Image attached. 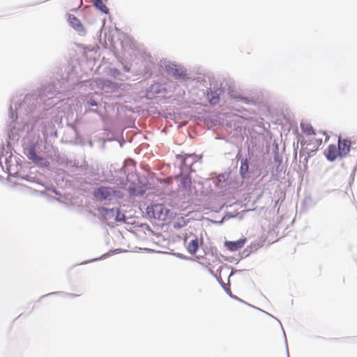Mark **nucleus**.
<instances>
[{
  "label": "nucleus",
  "mask_w": 357,
  "mask_h": 357,
  "mask_svg": "<svg viewBox=\"0 0 357 357\" xmlns=\"http://www.w3.org/2000/svg\"><path fill=\"white\" fill-rule=\"evenodd\" d=\"M93 196L100 201L110 200L113 197H121L122 194L120 190H114L109 187H100L93 191Z\"/></svg>",
  "instance_id": "1"
},
{
  "label": "nucleus",
  "mask_w": 357,
  "mask_h": 357,
  "mask_svg": "<svg viewBox=\"0 0 357 357\" xmlns=\"http://www.w3.org/2000/svg\"><path fill=\"white\" fill-rule=\"evenodd\" d=\"M167 211L160 204H152L147 206L146 213L151 218L164 220L167 215Z\"/></svg>",
  "instance_id": "2"
},
{
  "label": "nucleus",
  "mask_w": 357,
  "mask_h": 357,
  "mask_svg": "<svg viewBox=\"0 0 357 357\" xmlns=\"http://www.w3.org/2000/svg\"><path fill=\"white\" fill-rule=\"evenodd\" d=\"M321 143V139H312L309 142H301V151L310 155L311 153L316 151Z\"/></svg>",
  "instance_id": "3"
},
{
  "label": "nucleus",
  "mask_w": 357,
  "mask_h": 357,
  "mask_svg": "<svg viewBox=\"0 0 357 357\" xmlns=\"http://www.w3.org/2000/svg\"><path fill=\"white\" fill-rule=\"evenodd\" d=\"M338 150L340 152V157L344 158L348 155L350 151L351 142L349 139H342L340 137L338 139Z\"/></svg>",
  "instance_id": "4"
},
{
  "label": "nucleus",
  "mask_w": 357,
  "mask_h": 357,
  "mask_svg": "<svg viewBox=\"0 0 357 357\" xmlns=\"http://www.w3.org/2000/svg\"><path fill=\"white\" fill-rule=\"evenodd\" d=\"M68 22L71 26L76 30L80 35H85L86 29L84 27L83 24L81 23L80 20H79L75 16L73 15H68Z\"/></svg>",
  "instance_id": "5"
},
{
  "label": "nucleus",
  "mask_w": 357,
  "mask_h": 357,
  "mask_svg": "<svg viewBox=\"0 0 357 357\" xmlns=\"http://www.w3.org/2000/svg\"><path fill=\"white\" fill-rule=\"evenodd\" d=\"M325 154L326 158L330 161H334L337 157H340L338 148L333 144L328 146Z\"/></svg>",
  "instance_id": "6"
},
{
  "label": "nucleus",
  "mask_w": 357,
  "mask_h": 357,
  "mask_svg": "<svg viewBox=\"0 0 357 357\" xmlns=\"http://www.w3.org/2000/svg\"><path fill=\"white\" fill-rule=\"evenodd\" d=\"M26 155L29 160H32L33 162H34L37 164L45 160L44 158H43L37 155L36 151V148L34 146H31L28 149Z\"/></svg>",
  "instance_id": "7"
},
{
  "label": "nucleus",
  "mask_w": 357,
  "mask_h": 357,
  "mask_svg": "<svg viewBox=\"0 0 357 357\" xmlns=\"http://www.w3.org/2000/svg\"><path fill=\"white\" fill-rule=\"evenodd\" d=\"M183 243L185 245H199V241L198 238L192 232L186 234Z\"/></svg>",
  "instance_id": "8"
},
{
  "label": "nucleus",
  "mask_w": 357,
  "mask_h": 357,
  "mask_svg": "<svg viewBox=\"0 0 357 357\" xmlns=\"http://www.w3.org/2000/svg\"><path fill=\"white\" fill-rule=\"evenodd\" d=\"M167 71L172 74V75L178 79L185 76V73L182 69L178 68L176 65H169L166 67Z\"/></svg>",
  "instance_id": "9"
},
{
  "label": "nucleus",
  "mask_w": 357,
  "mask_h": 357,
  "mask_svg": "<svg viewBox=\"0 0 357 357\" xmlns=\"http://www.w3.org/2000/svg\"><path fill=\"white\" fill-rule=\"evenodd\" d=\"M205 247H188V252L197 259L203 258L206 255Z\"/></svg>",
  "instance_id": "10"
},
{
  "label": "nucleus",
  "mask_w": 357,
  "mask_h": 357,
  "mask_svg": "<svg viewBox=\"0 0 357 357\" xmlns=\"http://www.w3.org/2000/svg\"><path fill=\"white\" fill-rule=\"evenodd\" d=\"M66 7L71 10L79 8L82 4V0H63Z\"/></svg>",
  "instance_id": "11"
},
{
  "label": "nucleus",
  "mask_w": 357,
  "mask_h": 357,
  "mask_svg": "<svg viewBox=\"0 0 357 357\" xmlns=\"http://www.w3.org/2000/svg\"><path fill=\"white\" fill-rule=\"evenodd\" d=\"M301 128L302 132L307 135L311 136L315 135V132L314 130L313 127L312 126V125L309 123H301Z\"/></svg>",
  "instance_id": "12"
},
{
  "label": "nucleus",
  "mask_w": 357,
  "mask_h": 357,
  "mask_svg": "<svg viewBox=\"0 0 357 357\" xmlns=\"http://www.w3.org/2000/svg\"><path fill=\"white\" fill-rule=\"evenodd\" d=\"M191 184V178L189 175L184 176L181 178V185L183 189L189 190L190 189Z\"/></svg>",
  "instance_id": "13"
},
{
  "label": "nucleus",
  "mask_w": 357,
  "mask_h": 357,
  "mask_svg": "<svg viewBox=\"0 0 357 357\" xmlns=\"http://www.w3.org/2000/svg\"><path fill=\"white\" fill-rule=\"evenodd\" d=\"M96 6L104 13H108L109 9L104 3V0H95Z\"/></svg>",
  "instance_id": "14"
},
{
  "label": "nucleus",
  "mask_w": 357,
  "mask_h": 357,
  "mask_svg": "<svg viewBox=\"0 0 357 357\" xmlns=\"http://www.w3.org/2000/svg\"><path fill=\"white\" fill-rule=\"evenodd\" d=\"M245 242H246V238H240L237 241H229V242L226 241L225 245H232V246L241 245H243Z\"/></svg>",
  "instance_id": "15"
},
{
  "label": "nucleus",
  "mask_w": 357,
  "mask_h": 357,
  "mask_svg": "<svg viewBox=\"0 0 357 357\" xmlns=\"http://www.w3.org/2000/svg\"><path fill=\"white\" fill-rule=\"evenodd\" d=\"M248 168H249L248 162L247 160H245L244 161H243L241 162V168H240V172L243 176H244L246 173H248Z\"/></svg>",
  "instance_id": "16"
},
{
  "label": "nucleus",
  "mask_w": 357,
  "mask_h": 357,
  "mask_svg": "<svg viewBox=\"0 0 357 357\" xmlns=\"http://www.w3.org/2000/svg\"><path fill=\"white\" fill-rule=\"evenodd\" d=\"M186 225V220L183 217H181L177 219V222L174 224V227L175 228H180Z\"/></svg>",
  "instance_id": "17"
},
{
  "label": "nucleus",
  "mask_w": 357,
  "mask_h": 357,
  "mask_svg": "<svg viewBox=\"0 0 357 357\" xmlns=\"http://www.w3.org/2000/svg\"><path fill=\"white\" fill-rule=\"evenodd\" d=\"M219 102V97L218 96H213L209 99V102L211 105H216Z\"/></svg>",
  "instance_id": "18"
},
{
  "label": "nucleus",
  "mask_w": 357,
  "mask_h": 357,
  "mask_svg": "<svg viewBox=\"0 0 357 357\" xmlns=\"http://www.w3.org/2000/svg\"><path fill=\"white\" fill-rule=\"evenodd\" d=\"M225 259V260L227 261H232V260H238V257H235L234 256H223Z\"/></svg>",
  "instance_id": "19"
},
{
  "label": "nucleus",
  "mask_w": 357,
  "mask_h": 357,
  "mask_svg": "<svg viewBox=\"0 0 357 357\" xmlns=\"http://www.w3.org/2000/svg\"><path fill=\"white\" fill-rule=\"evenodd\" d=\"M223 287H224V289H225V291H226V292H227L229 296H231V289H230L229 287L228 286V284H224V286H223Z\"/></svg>",
  "instance_id": "20"
},
{
  "label": "nucleus",
  "mask_w": 357,
  "mask_h": 357,
  "mask_svg": "<svg viewBox=\"0 0 357 357\" xmlns=\"http://www.w3.org/2000/svg\"><path fill=\"white\" fill-rule=\"evenodd\" d=\"M241 247H227V250L229 252H236Z\"/></svg>",
  "instance_id": "21"
},
{
  "label": "nucleus",
  "mask_w": 357,
  "mask_h": 357,
  "mask_svg": "<svg viewBox=\"0 0 357 357\" xmlns=\"http://www.w3.org/2000/svg\"><path fill=\"white\" fill-rule=\"evenodd\" d=\"M88 104L90 105V106H96L97 105V102H96L95 100H90L89 102H88Z\"/></svg>",
  "instance_id": "22"
},
{
  "label": "nucleus",
  "mask_w": 357,
  "mask_h": 357,
  "mask_svg": "<svg viewBox=\"0 0 357 357\" xmlns=\"http://www.w3.org/2000/svg\"><path fill=\"white\" fill-rule=\"evenodd\" d=\"M143 250H151V249H149V248H144Z\"/></svg>",
  "instance_id": "23"
}]
</instances>
